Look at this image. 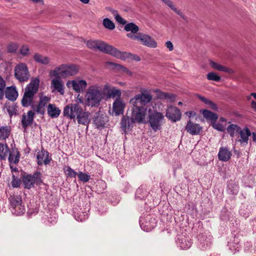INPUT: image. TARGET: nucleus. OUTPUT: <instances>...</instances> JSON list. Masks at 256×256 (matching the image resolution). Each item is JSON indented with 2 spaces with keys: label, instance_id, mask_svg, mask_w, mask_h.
<instances>
[{
  "label": "nucleus",
  "instance_id": "8fccbe9b",
  "mask_svg": "<svg viewBox=\"0 0 256 256\" xmlns=\"http://www.w3.org/2000/svg\"><path fill=\"white\" fill-rule=\"evenodd\" d=\"M20 52L23 56H28L30 53L28 46L26 45L22 46L20 48Z\"/></svg>",
  "mask_w": 256,
  "mask_h": 256
},
{
  "label": "nucleus",
  "instance_id": "a211bd4d",
  "mask_svg": "<svg viewBox=\"0 0 256 256\" xmlns=\"http://www.w3.org/2000/svg\"><path fill=\"white\" fill-rule=\"evenodd\" d=\"M202 128L200 124L194 123L190 120L188 122L186 126V130L188 132L192 135H197L199 134Z\"/></svg>",
  "mask_w": 256,
  "mask_h": 256
},
{
  "label": "nucleus",
  "instance_id": "bb28decb",
  "mask_svg": "<svg viewBox=\"0 0 256 256\" xmlns=\"http://www.w3.org/2000/svg\"><path fill=\"white\" fill-rule=\"evenodd\" d=\"M240 136V139L238 140V141L241 143L248 144V137L251 135V132L248 128H245L244 130H240L239 134Z\"/></svg>",
  "mask_w": 256,
  "mask_h": 256
},
{
  "label": "nucleus",
  "instance_id": "c9c22d12",
  "mask_svg": "<svg viewBox=\"0 0 256 256\" xmlns=\"http://www.w3.org/2000/svg\"><path fill=\"white\" fill-rule=\"evenodd\" d=\"M202 114L204 118L206 119L210 120L212 122H215L218 118V116L216 114L213 113L206 110H203Z\"/></svg>",
  "mask_w": 256,
  "mask_h": 256
},
{
  "label": "nucleus",
  "instance_id": "393cba45",
  "mask_svg": "<svg viewBox=\"0 0 256 256\" xmlns=\"http://www.w3.org/2000/svg\"><path fill=\"white\" fill-rule=\"evenodd\" d=\"M48 114L50 118H56L60 116V110L55 104H50L48 106Z\"/></svg>",
  "mask_w": 256,
  "mask_h": 256
},
{
  "label": "nucleus",
  "instance_id": "cd10ccee",
  "mask_svg": "<svg viewBox=\"0 0 256 256\" xmlns=\"http://www.w3.org/2000/svg\"><path fill=\"white\" fill-rule=\"evenodd\" d=\"M156 92L158 98L167 100L170 102H172L175 100V96L173 94L162 92L160 90H156Z\"/></svg>",
  "mask_w": 256,
  "mask_h": 256
},
{
  "label": "nucleus",
  "instance_id": "2f4dec72",
  "mask_svg": "<svg viewBox=\"0 0 256 256\" xmlns=\"http://www.w3.org/2000/svg\"><path fill=\"white\" fill-rule=\"evenodd\" d=\"M9 152L10 150L8 145L0 143V160H6Z\"/></svg>",
  "mask_w": 256,
  "mask_h": 256
},
{
  "label": "nucleus",
  "instance_id": "c03bdc74",
  "mask_svg": "<svg viewBox=\"0 0 256 256\" xmlns=\"http://www.w3.org/2000/svg\"><path fill=\"white\" fill-rule=\"evenodd\" d=\"M18 176L16 174H13L12 180V185L13 188H18L20 186L22 181L18 178Z\"/></svg>",
  "mask_w": 256,
  "mask_h": 256
},
{
  "label": "nucleus",
  "instance_id": "49530a36",
  "mask_svg": "<svg viewBox=\"0 0 256 256\" xmlns=\"http://www.w3.org/2000/svg\"><path fill=\"white\" fill-rule=\"evenodd\" d=\"M207 78L210 80H213L216 82H220V77L214 72L208 73L207 74Z\"/></svg>",
  "mask_w": 256,
  "mask_h": 256
},
{
  "label": "nucleus",
  "instance_id": "680f3d73",
  "mask_svg": "<svg viewBox=\"0 0 256 256\" xmlns=\"http://www.w3.org/2000/svg\"><path fill=\"white\" fill-rule=\"evenodd\" d=\"M185 114L188 115L189 118L194 117L196 116V113L193 111L186 112Z\"/></svg>",
  "mask_w": 256,
  "mask_h": 256
},
{
  "label": "nucleus",
  "instance_id": "b1692460",
  "mask_svg": "<svg viewBox=\"0 0 256 256\" xmlns=\"http://www.w3.org/2000/svg\"><path fill=\"white\" fill-rule=\"evenodd\" d=\"M231 155V152L226 148H220L218 154L219 160L223 162L228 161L230 159Z\"/></svg>",
  "mask_w": 256,
  "mask_h": 256
},
{
  "label": "nucleus",
  "instance_id": "6ab92c4d",
  "mask_svg": "<svg viewBox=\"0 0 256 256\" xmlns=\"http://www.w3.org/2000/svg\"><path fill=\"white\" fill-rule=\"evenodd\" d=\"M61 78H55L52 80L51 86L54 90H57L62 95L64 93V85Z\"/></svg>",
  "mask_w": 256,
  "mask_h": 256
},
{
  "label": "nucleus",
  "instance_id": "052dcab7",
  "mask_svg": "<svg viewBox=\"0 0 256 256\" xmlns=\"http://www.w3.org/2000/svg\"><path fill=\"white\" fill-rule=\"evenodd\" d=\"M76 102L81 104H82L84 102V98L80 94H78L76 97Z\"/></svg>",
  "mask_w": 256,
  "mask_h": 256
},
{
  "label": "nucleus",
  "instance_id": "473e14b6",
  "mask_svg": "<svg viewBox=\"0 0 256 256\" xmlns=\"http://www.w3.org/2000/svg\"><path fill=\"white\" fill-rule=\"evenodd\" d=\"M8 161L10 163L17 164L20 160V153L16 150H14L8 154Z\"/></svg>",
  "mask_w": 256,
  "mask_h": 256
},
{
  "label": "nucleus",
  "instance_id": "79ce46f5",
  "mask_svg": "<svg viewBox=\"0 0 256 256\" xmlns=\"http://www.w3.org/2000/svg\"><path fill=\"white\" fill-rule=\"evenodd\" d=\"M112 14L114 16L116 20L120 24H126V21L120 16L118 14V12L116 10H110Z\"/></svg>",
  "mask_w": 256,
  "mask_h": 256
},
{
  "label": "nucleus",
  "instance_id": "f257e3e1",
  "mask_svg": "<svg viewBox=\"0 0 256 256\" xmlns=\"http://www.w3.org/2000/svg\"><path fill=\"white\" fill-rule=\"evenodd\" d=\"M152 100V95L146 90H142L140 94H136L130 100L131 105L130 111L132 119L136 123L145 124L147 114L146 105Z\"/></svg>",
  "mask_w": 256,
  "mask_h": 256
},
{
  "label": "nucleus",
  "instance_id": "7ed1b4c3",
  "mask_svg": "<svg viewBox=\"0 0 256 256\" xmlns=\"http://www.w3.org/2000/svg\"><path fill=\"white\" fill-rule=\"evenodd\" d=\"M84 96L86 104L88 106L97 107L104 98L103 88L98 84L90 86Z\"/></svg>",
  "mask_w": 256,
  "mask_h": 256
},
{
  "label": "nucleus",
  "instance_id": "09e8293b",
  "mask_svg": "<svg viewBox=\"0 0 256 256\" xmlns=\"http://www.w3.org/2000/svg\"><path fill=\"white\" fill-rule=\"evenodd\" d=\"M50 100V98L49 97L46 96H41L40 97V101L38 102V104L45 107Z\"/></svg>",
  "mask_w": 256,
  "mask_h": 256
},
{
  "label": "nucleus",
  "instance_id": "aec40b11",
  "mask_svg": "<svg viewBox=\"0 0 256 256\" xmlns=\"http://www.w3.org/2000/svg\"><path fill=\"white\" fill-rule=\"evenodd\" d=\"M177 244L182 249L186 250L190 247L192 242L188 238L184 236H180L178 238Z\"/></svg>",
  "mask_w": 256,
  "mask_h": 256
},
{
  "label": "nucleus",
  "instance_id": "ea45409f",
  "mask_svg": "<svg viewBox=\"0 0 256 256\" xmlns=\"http://www.w3.org/2000/svg\"><path fill=\"white\" fill-rule=\"evenodd\" d=\"M11 210L12 214L20 216L24 213L25 208L24 206L21 204L18 206L12 208Z\"/></svg>",
  "mask_w": 256,
  "mask_h": 256
},
{
  "label": "nucleus",
  "instance_id": "a878e982",
  "mask_svg": "<svg viewBox=\"0 0 256 256\" xmlns=\"http://www.w3.org/2000/svg\"><path fill=\"white\" fill-rule=\"evenodd\" d=\"M78 116L76 118L78 120V122L79 124H82L84 126H88V124L90 123V113L88 112H84V111L82 114L80 115H78Z\"/></svg>",
  "mask_w": 256,
  "mask_h": 256
},
{
  "label": "nucleus",
  "instance_id": "e2e57ef3",
  "mask_svg": "<svg viewBox=\"0 0 256 256\" xmlns=\"http://www.w3.org/2000/svg\"><path fill=\"white\" fill-rule=\"evenodd\" d=\"M74 216L76 218V219L79 221H82L83 220L85 219L84 214H83L82 216L80 214V216H76V214H74Z\"/></svg>",
  "mask_w": 256,
  "mask_h": 256
},
{
  "label": "nucleus",
  "instance_id": "69168bd1",
  "mask_svg": "<svg viewBox=\"0 0 256 256\" xmlns=\"http://www.w3.org/2000/svg\"><path fill=\"white\" fill-rule=\"evenodd\" d=\"M252 136L254 142H256V132H253L252 133Z\"/></svg>",
  "mask_w": 256,
  "mask_h": 256
},
{
  "label": "nucleus",
  "instance_id": "dca6fc26",
  "mask_svg": "<svg viewBox=\"0 0 256 256\" xmlns=\"http://www.w3.org/2000/svg\"><path fill=\"white\" fill-rule=\"evenodd\" d=\"M136 122L135 120L132 119L131 116H124L121 120V128L124 132H126L131 130Z\"/></svg>",
  "mask_w": 256,
  "mask_h": 256
},
{
  "label": "nucleus",
  "instance_id": "4c0bfd02",
  "mask_svg": "<svg viewBox=\"0 0 256 256\" xmlns=\"http://www.w3.org/2000/svg\"><path fill=\"white\" fill-rule=\"evenodd\" d=\"M210 240V238H205L203 236H200V241L201 248L204 250L210 247L211 244Z\"/></svg>",
  "mask_w": 256,
  "mask_h": 256
},
{
  "label": "nucleus",
  "instance_id": "603ef678",
  "mask_svg": "<svg viewBox=\"0 0 256 256\" xmlns=\"http://www.w3.org/2000/svg\"><path fill=\"white\" fill-rule=\"evenodd\" d=\"M36 111L38 114H44L45 112V107L38 104L36 108Z\"/></svg>",
  "mask_w": 256,
  "mask_h": 256
},
{
  "label": "nucleus",
  "instance_id": "a19ab883",
  "mask_svg": "<svg viewBox=\"0 0 256 256\" xmlns=\"http://www.w3.org/2000/svg\"><path fill=\"white\" fill-rule=\"evenodd\" d=\"M6 88V82L0 76V100L4 98Z\"/></svg>",
  "mask_w": 256,
  "mask_h": 256
},
{
  "label": "nucleus",
  "instance_id": "4be33fe9",
  "mask_svg": "<svg viewBox=\"0 0 256 256\" xmlns=\"http://www.w3.org/2000/svg\"><path fill=\"white\" fill-rule=\"evenodd\" d=\"M4 94L6 98L12 101L15 100L18 96L15 87L13 86L7 87L5 90Z\"/></svg>",
  "mask_w": 256,
  "mask_h": 256
},
{
  "label": "nucleus",
  "instance_id": "774afa93",
  "mask_svg": "<svg viewBox=\"0 0 256 256\" xmlns=\"http://www.w3.org/2000/svg\"><path fill=\"white\" fill-rule=\"evenodd\" d=\"M251 96H252L256 100V93H255V92L251 93Z\"/></svg>",
  "mask_w": 256,
  "mask_h": 256
},
{
  "label": "nucleus",
  "instance_id": "20e7f679",
  "mask_svg": "<svg viewBox=\"0 0 256 256\" xmlns=\"http://www.w3.org/2000/svg\"><path fill=\"white\" fill-rule=\"evenodd\" d=\"M40 85V80L37 78L32 79L26 86L21 100L22 105L24 108L31 106L34 110L35 106L32 104L35 94L37 93Z\"/></svg>",
  "mask_w": 256,
  "mask_h": 256
},
{
  "label": "nucleus",
  "instance_id": "3c124183",
  "mask_svg": "<svg viewBox=\"0 0 256 256\" xmlns=\"http://www.w3.org/2000/svg\"><path fill=\"white\" fill-rule=\"evenodd\" d=\"M212 126L214 129L220 132H224L225 130V127L220 123L214 124Z\"/></svg>",
  "mask_w": 256,
  "mask_h": 256
},
{
  "label": "nucleus",
  "instance_id": "f3484780",
  "mask_svg": "<svg viewBox=\"0 0 256 256\" xmlns=\"http://www.w3.org/2000/svg\"><path fill=\"white\" fill-rule=\"evenodd\" d=\"M126 104L122 98H116L112 104V110L116 116L122 114Z\"/></svg>",
  "mask_w": 256,
  "mask_h": 256
},
{
  "label": "nucleus",
  "instance_id": "72a5a7b5",
  "mask_svg": "<svg viewBox=\"0 0 256 256\" xmlns=\"http://www.w3.org/2000/svg\"><path fill=\"white\" fill-rule=\"evenodd\" d=\"M10 128L8 126H0V140L6 139L10 136Z\"/></svg>",
  "mask_w": 256,
  "mask_h": 256
},
{
  "label": "nucleus",
  "instance_id": "a18cd8bd",
  "mask_svg": "<svg viewBox=\"0 0 256 256\" xmlns=\"http://www.w3.org/2000/svg\"><path fill=\"white\" fill-rule=\"evenodd\" d=\"M18 46V44L16 43L10 42L7 46V51L10 53H14L16 52Z\"/></svg>",
  "mask_w": 256,
  "mask_h": 256
},
{
  "label": "nucleus",
  "instance_id": "1a4fd4ad",
  "mask_svg": "<svg viewBox=\"0 0 256 256\" xmlns=\"http://www.w3.org/2000/svg\"><path fill=\"white\" fill-rule=\"evenodd\" d=\"M84 112L82 108L76 104H71L66 106L64 110V116L70 119H74L76 117L82 114Z\"/></svg>",
  "mask_w": 256,
  "mask_h": 256
},
{
  "label": "nucleus",
  "instance_id": "f03ea898",
  "mask_svg": "<svg viewBox=\"0 0 256 256\" xmlns=\"http://www.w3.org/2000/svg\"><path fill=\"white\" fill-rule=\"evenodd\" d=\"M87 46L94 50H99L102 52L110 54L116 58L124 60L128 55L126 52H122L114 46L100 41L90 40L86 42Z\"/></svg>",
  "mask_w": 256,
  "mask_h": 256
},
{
  "label": "nucleus",
  "instance_id": "412c9836",
  "mask_svg": "<svg viewBox=\"0 0 256 256\" xmlns=\"http://www.w3.org/2000/svg\"><path fill=\"white\" fill-rule=\"evenodd\" d=\"M210 64L212 68L214 70L223 72L228 74H232L234 73L233 70L230 68L228 67L224 66L218 63H216L212 60H210Z\"/></svg>",
  "mask_w": 256,
  "mask_h": 256
},
{
  "label": "nucleus",
  "instance_id": "2eb2a0df",
  "mask_svg": "<svg viewBox=\"0 0 256 256\" xmlns=\"http://www.w3.org/2000/svg\"><path fill=\"white\" fill-rule=\"evenodd\" d=\"M36 159L37 163L39 166H42V164L47 165L49 164L52 160L48 152L44 150L43 148L38 152Z\"/></svg>",
  "mask_w": 256,
  "mask_h": 256
},
{
  "label": "nucleus",
  "instance_id": "338daca9",
  "mask_svg": "<svg viewBox=\"0 0 256 256\" xmlns=\"http://www.w3.org/2000/svg\"><path fill=\"white\" fill-rule=\"evenodd\" d=\"M79 0L84 4H88L90 2V0Z\"/></svg>",
  "mask_w": 256,
  "mask_h": 256
},
{
  "label": "nucleus",
  "instance_id": "c85d7f7f",
  "mask_svg": "<svg viewBox=\"0 0 256 256\" xmlns=\"http://www.w3.org/2000/svg\"><path fill=\"white\" fill-rule=\"evenodd\" d=\"M241 128L238 125L231 124L227 127L226 130L228 134L232 138L238 134Z\"/></svg>",
  "mask_w": 256,
  "mask_h": 256
},
{
  "label": "nucleus",
  "instance_id": "37998d69",
  "mask_svg": "<svg viewBox=\"0 0 256 256\" xmlns=\"http://www.w3.org/2000/svg\"><path fill=\"white\" fill-rule=\"evenodd\" d=\"M64 172L70 178H76L78 175L77 172L69 166H66L64 169Z\"/></svg>",
  "mask_w": 256,
  "mask_h": 256
},
{
  "label": "nucleus",
  "instance_id": "c756f323",
  "mask_svg": "<svg viewBox=\"0 0 256 256\" xmlns=\"http://www.w3.org/2000/svg\"><path fill=\"white\" fill-rule=\"evenodd\" d=\"M107 121L108 118L106 116L104 115L98 116L94 118V124H96L97 128L104 127Z\"/></svg>",
  "mask_w": 256,
  "mask_h": 256
},
{
  "label": "nucleus",
  "instance_id": "5701e85b",
  "mask_svg": "<svg viewBox=\"0 0 256 256\" xmlns=\"http://www.w3.org/2000/svg\"><path fill=\"white\" fill-rule=\"evenodd\" d=\"M166 5L170 8L172 11L180 16L184 20L186 19V16L183 12L177 8L175 4L170 0H161Z\"/></svg>",
  "mask_w": 256,
  "mask_h": 256
},
{
  "label": "nucleus",
  "instance_id": "13d9d810",
  "mask_svg": "<svg viewBox=\"0 0 256 256\" xmlns=\"http://www.w3.org/2000/svg\"><path fill=\"white\" fill-rule=\"evenodd\" d=\"M198 98L200 100H201L202 102H203L206 104H208L209 103V102L210 101V100H209L201 96H198Z\"/></svg>",
  "mask_w": 256,
  "mask_h": 256
},
{
  "label": "nucleus",
  "instance_id": "864d4df0",
  "mask_svg": "<svg viewBox=\"0 0 256 256\" xmlns=\"http://www.w3.org/2000/svg\"><path fill=\"white\" fill-rule=\"evenodd\" d=\"M7 111L10 116L15 114L16 112V110L13 106H8L6 107Z\"/></svg>",
  "mask_w": 256,
  "mask_h": 256
},
{
  "label": "nucleus",
  "instance_id": "0eeeda50",
  "mask_svg": "<svg viewBox=\"0 0 256 256\" xmlns=\"http://www.w3.org/2000/svg\"><path fill=\"white\" fill-rule=\"evenodd\" d=\"M14 76L20 82H26L30 77L28 67L25 63L20 62L16 64L14 69Z\"/></svg>",
  "mask_w": 256,
  "mask_h": 256
},
{
  "label": "nucleus",
  "instance_id": "58836bf2",
  "mask_svg": "<svg viewBox=\"0 0 256 256\" xmlns=\"http://www.w3.org/2000/svg\"><path fill=\"white\" fill-rule=\"evenodd\" d=\"M102 24L105 28L110 30H113L115 28L114 22L108 18H105L103 20Z\"/></svg>",
  "mask_w": 256,
  "mask_h": 256
},
{
  "label": "nucleus",
  "instance_id": "9b49d317",
  "mask_svg": "<svg viewBox=\"0 0 256 256\" xmlns=\"http://www.w3.org/2000/svg\"><path fill=\"white\" fill-rule=\"evenodd\" d=\"M66 86L68 88H72L75 92L80 93L86 88L88 84L86 80L78 77L74 80H68Z\"/></svg>",
  "mask_w": 256,
  "mask_h": 256
},
{
  "label": "nucleus",
  "instance_id": "e433bc0d",
  "mask_svg": "<svg viewBox=\"0 0 256 256\" xmlns=\"http://www.w3.org/2000/svg\"><path fill=\"white\" fill-rule=\"evenodd\" d=\"M9 200L11 204L12 208H15L22 204V199L19 196H10Z\"/></svg>",
  "mask_w": 256,
  "mask_h": 256
},
{
  "label": "nucleus",
  "instance_id": "6e6d98bb",
  "mask_svg": "<svg viewBox=\"0 0 256 256\" xmlns=\"http://www.w3.org/2000/svg\"><path fill=\"white\" fill-rule=\"evenodd\" d=\"M166 46L170 51L173 50L174 46L172 42L170 41H167L166 42Z\"/></svg>",
  "mask_w": 256,
  "mask_h": 256
},
{
  "label": "nucleus",
  "instance_id": "5fc2aeb1",
  "mask_svg": "<svg viewBox=\"0 0 256 256\" xmlns=\"http://www.w3.org/2000/svg\"><path fill=\"white\" fill-rule=\"evenodd\" d=\"M127 54H128V56L126 58H124V60H126V58H129L130 56H132V58L134 60H135L137 61V62H139L140 60V58L139 56H137V55H133L132 54H130V53H128V52H126ZM124 60V59L123 60Z\"/></svg>",
  "mask_w": 256,
  "mask_h": 256
},
{
  "label": "nucleus",
  "instance_id": "6e6552de",
  "mask_svg": "<svg viewBox=\"0 0 256 256\" xmlns=\"http://www.w3.org/2000/svg\"><path fill=\"white\" fill-rule=\"evenodd\" d=\"M164 119V114L160 112H154L148 116V123L154 132L160 130Z\"/></svg>",
  "mask_w": 256,
  "mask_h": 256
},
{
  "label": "nucleus",
  "instance_id": "423d86ee",
  "mask_svg": "<svg viewBox=\"0 0 256 256\" xmlns=\"http://www.w3.org/2000/svg\"><path fill=\"white\" fill-rule=\"evenodd\" d=\"M128 38L136 40L143 46L148 48H156L157 43L156 40L150 36L142 32H138L136 34L128 33L126 34Z\"/></svg>",
  "mask_w": 256,
  "mask_h": 256
},
{
  "label": "nucleus",
  "instance_id": "9d476101",
  "mask_svg": "<svg viewBox=\"0 0 256 256\" xmlns=\"http://www.w3.org/2000/svg\"><path fill=\"white\" fill-rule=\"evenodd\" d=\"M24 187L27 189H30L34 186V184H40L42 183L40 173L36 172L32 175L28 174L22 178Z\"/></svg>",
  "mask_w": 256,
  "mask_h": 256
},
{
  "label": "nucleus",
  "instance_id": "4d7b16f0",
  "mask_svg": "<svg viewBox=\"0 0 256 256\" xmlns=\"http://www.w3.org/2000/svg\"><path fill=\"white\" fill-rule=\"evenodd\" d=\"M10 168L11 169V171L12 172V174H16L18 176V168L16 166H14L10 165Z\"/></svg>",
  "mask_w": 256,
  "mask_h": 256
},
{
  "label": "nucleus",
  "instance_id": "39448f33",
  "mask_svg": "<svg viewBox=\"0 0 256 256\" xmlns=\"http://www.w3.org/2000/svg\"><path fill=\"white\" fill-rule=\"evenodd\" d=\"M78 68L74 64H62L50 72V74L54 78H66L76 75Z\"/></svg>",
  "mask_w": 256,
  "mask_h": 256
},
{
  "label": "nucleus",
  "instance_id": "4468645a",
  "mask_svg": "<svg viewBox=\"0 0 256 256\" xmlns=\"http://www.w3.org/2000/svg\"><path fill=\"white\" fill-rule=\"evenodd\" d=\"M103 91L106 92L108 98H121L122 92L115 87L111 88L110 84H106L103 86Z\"/></svg>",
  "mask_w": 256,
  "mask_h": 256
},
{
  "label": "nucleus",
  "instance_id": "ddd939ff",
  "mask_svg": "<svg viewBox=\"0 0 256 256\" xmlns=\"http://www.w3.org/2000/svg\"><path fill=\"white\" fill-rule=\"evenodd\" d=\"M34 116L35 113L32 110H29L26 114H24L22 115L21 122L24 132L26 130L28 127L32 124Z\"/></svg>",
  "mask_w": 256,
  "mask_h": 256
},
{
  "label": "nucleus",
  "instance_id": "7c9ffc66",
  "mask_svg": "<svg viewBox=\"0 0 256 256\" xmlns=\"http://www.w3.org/2000/svg\"><path fill=\"white\" fill-rule=\"evenodd\" d=\"M34 59L37 63L48 64L50 62V58L46 56L41 55L39 54H35L34 55Z\"/></svg>",
  "mask_w": 256,
  "mask_h": 256
},
{
  "label": "nucleus",
  "instance_id": "0e129e2a",
  "mask_svg": "<svg viewBox=\"0 0 256 256\" xmlns=\"http://www.w3.org/2000/svg\"><path fill=\"white\" fill-rule=\"evenodd\" d=\"M251 106L254 110H256V102L252 100L251 102Z\"/></svg>",
  "mask_w": 256,
  "mask_h": 256
},
{
  "label": "nucleus",
  "instance_id": "f8f14e48",
  "mask_svg": "<svg viewBox=\"0 0 256 256\" xmlns=\"http://www.w3.org/2000/svg\"><path fill=\"white\" fill-rule=\"evenodd\" d=\"M166 116L172 122H176L180 120L182 114L178 108L170 106L166 110Z\"/></svg>",
  "mask_w": 256,
  "mask_h": 256
},
{
  "label": "nucleus",
  "instance_id": "f704fd0d",
  "mask_svg": "<svg viewBox=\"0 0 256 256\" xmlns=\"http://www.w3.org/2000/svg\"><path fill=\"white\" fill-rule=\"evenodd\" d=\"M124 30L126 32H130L132 34H136L139 30L138 26L133 22H130L126 24L124 26Z\"/></svg>",
  "mask_w": 256,
  "mask_h": 256
},
{
  "label": "nucleus",
  "instance_id": "de8ad7c7",
  "mask_svg": "<svg viewBox=\"0 0 256 256\" xmlns=\"http://www.w3.org/2000/svg\"><path fill=\"white\" fill-rule=\"evenodd\" d=\"M78 176L80 181L84 182H88L90 177V175L82 172H79L78 174Z\"/></svg>",
  "mask_w": 256,
  "mask_h": 256
},
{
  "label": "nucleus",
  "instance_id": "bf43d9fd",
  "mask_svg": "<svg viewBox=\"0 0 256 256\" xmlns=\"http://www.w3.org/2000/svg\"><path fill=\"white\" fill-rule=\"evenodd\" d=\"M208 105L214 110H216L218 108L216 105L211 100L210 101Z\"/></svg>",
  "mask_w": 256,
  "mask_h": 256
}]
</instances>
